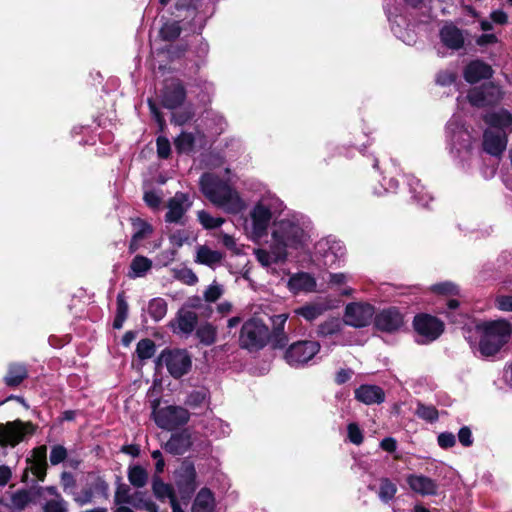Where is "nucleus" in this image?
<instances>
[{"instance_id":"f257e3e1","label":"nucleus","mask_w":512,"mask_h":512,"mask_svg":"<svg viewBox=\"0 0 512 512\" xmlns=\"http://www.w3.org/2000/svg\"><path fill=\"white\" fill-rule=\"evenodd\" d=\"M310 241V221L300 214H289L274 220L269 250H254L257 261L263 267L283 263L294 251L303 250Z\"/></svg>"},{"instance_id":"f03ea898","label":"nucleus","mask_w":512,"mask_h":512,"mask_svg":"<svg viewBox=\"0 0 512 512\" xmlns=\"http://www.w3.org/2000/svg\"><path fill=\"white\" fill-rule=\"evenodd\" d=\"M200 189L213 205L226 213L238 214L246 206L235 188L212 173L202 175Z\"/></svg>"},{"instance_id":"7ed1b4c3","label":"nucleus","mask_w":512,"mask_h":512,"mask_svg":"<svg viewBox=\"0 0 512 512\" xmlns=\"http://www.w3.org/2000/svg\"><path fill=\"white\" fill-rule=\"evenodd\" d=\"M284 210L283 201L275 195L261 197L249 212L252 240H259L265 236L271 221L276 220Z\"/></svg>"},{"instance_id":"20e7f679","label":"nucleus","mask_w":512,"mask_h":512,"mask_svg":"<svg viewBox=\"0 0 512 512\" xmlns=\"http://www.w3.org/2000/svg\"><path fill=\"white\" fill-rule=\"evenodd\" d=\"M476 333L479 336L481 355L489 357L497 354L508 342L512 326L504 319L483 321L476 325Z\"/></svg>"},{"instance_id":"39448f33","label":"nucleus","mask_w":512,"mask_h":512,"mask_svg":"<svg viewBox=\"0 0 512 512\" xmlns=\"http://www.w3.org/2000/svg\"><path fill=\"white\" fill-rule=\"evenodd\" d=\"M270 337L268 327L259 319L246 321L240 333V346L250 351L263 348Z\"/></svg>"},{"instance_id":"423d86ee","label":"nucleus","mask_w":512,"mask_h":512,"mask_svg":"<svg viewBox=\"0 0 512 512\" xmlns=\"http://www.w3.org/2000/svg\"><path fill=\"white\" fill-rule=\"evenodd\" d=\"M159 362L166 366L174 378L184 376L192 367L191 356L185 349L164 350L159 356Z\"/></svg>"},{"instance_id":"0eeeda50","label":"nucleus","mask_w":512,"mask_h":512,"mask_svg":"<svg viewBox=\"0 0 512 512\" xmlns=\"http://www.w3.org/2000/svg\"><path fill=\"white\" fill-rule=\"evenodd\" d=\"M320 350L317 341L303 340L293 343L285 352V359L291 366H301L310 361Z\"/></svg>"},{"instance_id":"6e6552de","label":"nucleus","mask_w":512,"mask_h":512,"mask_svg":"<svg viewBox=\"0 0 512 512\" xmlns=\"http://www.w3.org/2000/svg\"><path fill=\"white\" fill-rule=\"evenodd\" d=\"M156 424L166 430H172L184 425L189 420V412L180 406H166L154 410Z\"/></svg>"},{"instance_id":"1a4fd4ad","label":"nucleus","mask_w":512,"mask_h":512,"mask_svg":"<svg viewBox=\"0 0 512 512\" xmlns=\"http://www.w3.org/2000/svg\"><path fill=\"white\" fill-rule=\"evenodd\" d=\"M193 205L191 196L184 192H176L167 203L165 221L167 223L184 224L186 213Z\"/></svg>"},{"instance_id":"9d476101","label":"nucleus","mask_w":512,"mask_h":512,"mask_svg":"<svg viewBox=\"0 0 512 512\" xmlns=\"http://www.w3.org/2000/svg\"><path fill=\"white\" fill-rule=\"evenodd\" d=\"M413 325L415 331L422 337L421 343L434 341L442 334L444 329V325L441 321L428 314L415 316ZM418 342H420V340H418Z\"/></svg>"},{"instance_id":"9b49d317","label":"nucleus","mask_w":512,"mask_h":512,"mask_svg":"<svg viewBox=\"0 0 512 512\" xmlns=\"http://www.w3.org/2000/svg\"><path fill=\"white\" fill-rule=\"evenodd\" d=\"M95 495L107 497L108 484L98 475L89 474L86 479V485L81 492L74 494V501L80 506H84L93 501Z\"/></svg>"},{"instance_id":"f8f14e48","label":"nucleus","mask_w":512,"mask_h":512,"mask_svg":"<svg viewBox=\"0 0 512 512\" xmlns=\"http://www.w3.org/2000/svg\"><path fill=\"white\" fill-rule=\"evenodd\" d=\"M374 316V308L369 304L351 303L345 308L343 321L345 324L361 328L367 326Z\"/></svg>"},{"instance_id":"ddd939ff","label":"nucleus","mask_w":512,"mask_h":512,"mask_svg":"<svg viewBox=\"0 0 512 512\" xmlns=\"http://www.w3.org/2000/svg\"><path fill=\"white\" fill-rule=\"evenodd\" d=\"M447 135L450 141L451 149L460 152L462 149L470 147V134L464 129L462 120L454 115L447 125Z\"/></svg>"},{"instance_id":"4468645a","label":"nucleus","mask_w":512,"mask_h":512,"mask_svg":"<svg viewBox=\"0 0 512 512\" xmlns=\"http://www.w3.org/2000/svg\"><path fill=\"white\" fill-rule=\"evenodd\" d=\"M176 486L179 490V493L181 494V498L185 501V503H187L197 488L196 470L193 464L184 463L181 466L178 472Z\"/></svg>"},{"instance_id":"2eb2a0df","label":"nucleus","mask_w":512,"mask_h":512,"mask_svg":"<svg viewBox=\"0 0 512 512\" xmlns=\"http://www.w3.org/2000/svg\"><path fill=\"white\" fill-rule=\"evenodd\" d=\"M185 98L186 92L179 80L172 79L165 83L161 94V102L165 108L175 109L182 105Z\"/></svg>"},{"instance_id":"dca6fc26","label":"nucleus","mask_w":512,"mask_h":512,"mask_svg":"<svg viewBox=\"0 0 512 512\" xmlns=\"http://www.w3.org/2000/svg\"><path fill=\"white\" fill-rule=\"evenodd\" d=\"M502 98V92L498 86L487 85L472 89L468 99L473 106L484 107L497 103Z\"/></svg>"},{"instance_id":"f3484780","label":"nucleus","mask_w":512,"mask_h":512,"mask_svg":"<svg viewBox=\"0 0 512 512\" xmlns=\"http://www.w3.org/2000/svg\"><path fill=\"white\" fill-rule=\"evenodd\" d=\"M26 432L27 425L21 421H13L6 424L0 423V445L15 446L22 441Z\"/></svg>"},{"instance_id":"a211bd4d","label":"nucleus","mask_w":512,"mask_h":512,"mask_svg":"<svg viewBox=\"0 0 512 512\" xmlns=\"http://www.w3.org/2000/svg\"><path fill=\"white\" fill-rule=\"evenodd\" d=\"M507 146V135L499 130L488 128L483 135V149L492 156L501 155Z\"/></svg>"},{"instance_id":"6ab92c4d","label":"nucleus","mask_w":512,"mask_h":512,"mask_svg":"<svg viewBox=\"0 0 512 512\" xmlns=\"http://www.w3.org/2000/svg\"><path fill=\"white\" fill-rule=\"evenodd\" d=\"M409 488L421 496H434L438 492V484L435 480L422 475L410 474L406 477Z\"/></svg>"},{"instance_id":"aec40b11","label":"nucleus","mask_w":512,"mask_h":512,"mask_svg":"<svg viewBox=\"0 0 512 512\" xmlns=\"http://www.w3.org/2000/svg\"><path fill=\"white\" fill-rule=\"evenodd\" d=\"M375 325L379 330L394 332L403 326V317L395 308L383 310L376 315Z\"/></svg>"},{"instance_id":"412c9836","label":"nucleus","mask_w":512,"mask_h":512,"mask_svg":"<svg viewBox=\"0 0 512 512\" xmlns=\"http://www.w3.org/2000/svg\"><path fill=\"white\" fill-rule=\"evenodd\" d=\"M355 398L366 405L381 404L385 400V393L377 385L364 384L355 390Z\"/></svg>"},{"instance_id":"4be33fe9","label":"nucleus","mask_w":512,"mask_h":512,"mask_svg":"<svg viewBox=\"0 0 512 512\" xmlns=\"http://www.w3.org/2000/svg\"><path fill=\"white\" fill-rule=\"evenodd\" d=\"M485 122L490 128L504 132L512 131V114L507 110H498L485 116Z\"/></svg>"},{"instance_id":"5701e85b","label":"nucleus","mask_w":512,"mask_h":512,"mask_svg":"<svg viewBox=\"0 0 512 512\" xmlns=\"http://www.w3.org/2000/svg\"><path fill=\"white\" fill-rule=\"evenodd\" d=\"M198 322V316L195 312L191 310L181 309L177 313V317L175 320V325H172L174 332L182 333L189 335L191 334Z\"/></svg>"},{"instance_id":"b1692460","label":"nucleus","mask_w":512,"mask_h":512,"mask_svg":"<svg viewBox=\"0 0 512 512\" xmlns=\"http://www.w3.org/2000/svg\"><path fill=\"white\" fill-rule=\"evenodd\" d=\"M287 285L289 290L295 294L300 292H312L316 287V281L310 274L300 272L291 276Z\"/></svg>"},{"instance_id":"393cba45","label":"nucleus","mask_w":512,"mask_h":512,"mask_svg":"<svg viewBox=\"0 0 512 512\" xmlns=\"http://www.w3.org/2000/svg\"><path fill=\"white\" fill-rule=\"evenodd\" d=\"M491 75V67L479 60L472 61L464 70V78L469 83H476L489 78Z\"/></svg>"},{"instance_id":"a878e982","label":"nucleus","mask_w":512,"mask_h":512,"mask_svg":"<svg viewBox=\"0 0 512 512\" xmlns=\"http://www.w3.org/2000/svg\"><path fill=\"white\" fill-rule=\"evenodd\" d=\"M223 260V254L217 250H213L207 245H198L196 247L195 262L215 268Z\"/></svg>"},{"instance_id":"bb28decb","label":"nucleus","mask_w":512,"mask_h":512,"mask_svg":"<svg viewBox=\"0 0 512 512\" xmlns=\"http://www.w3.org/2000/svg\"><path fill=\"white\" fill-rule=\"evenodd\" d=\"M332 308V305L327 301L314 302L294 310L296 315H299L307 321H313L322 315L325 311Z\"/></svg>"},{"instance_id":"cd10ccee","label":"nucleus","mask_w":512,"mask_h":512,"mask_svg":"<svg viewBox=\"0 0 512 512\" xmlns=\"http://www.w3.org/2000/svg\"><path fill=\"white\" fill-rule=\"evenodd\" d=\"M440 37L444 45L450 49H459L464 43L462 32L453 25H446L440 31Z\"/></svg>"},{"instance_id":"c85d7f7f","label":"nucleus","mask_w":512,"mask_h":512,"mask_svg":"<svg viewBox=\"0 0 512 512\" xmlns=\"http://www.w3.org/2000/svg\"><path fill=\"white\" fill-rule=\"evenodd\" d=\"M191 445L190 437L185 433H177L165 443L164 449L173 455L185 453Z\"/></svg>"},{"instance_id":"c756f323","label":"nucleus","mask_w":512,"mask_h":512,"mask_svg":"<svg viewBox=\"0 0 512 512\" xmlns=\"http://www.w3.org/2000/svg\"><path fill=\"white\" fill-rule=\"evenodd\" d=\"M215 508V499L212 492L207 488H202L193 502L191 512H213Z\"/></svg>"},{"instance_id":"7c9ffc66","label":"nucleus","mask_w":512,"mask_h":512,"mask_svg":"<svg viewBox=\"0 0 512 512\" xmlns=\"http://www.w3.org/2000/svg\"><path fill=\"white\" fill-rule=\"evenodd\" d=\"M152 261L142 255L135 256L129 267L128 277L130 279H136L144 277L152 268Z\"/></svg>"},{"instance_id":"2f4dec72","label":"nucleus","mask_w":512,"mask_h":512,"mask_svg":"<svg viewBox=\"0 0 512 512\" xmlns=\"http://www.w3.org/2000/svg\"><path fill=\"white\" fill-rule=\"evenodd\" d=\"M27 374V369L23 364L13 363L9 365L4 381L7 386L15 387L27 377Z\"/></svg>"},{"instance_id":"473e14b6","label":"nucleus","mask_w":512,"mask_h":512,"mask_svg":"<svg viewBox=\"0 0 512 512\" xmlns=\"http://www.w3.org/2000/svg\"><path fill=\"white\" fill-rule=\"evenodd\" d=\"M196 337L201 344L210 346L217 340V328L211 323H204L196 329Z\"/></svg>"},{"instance_id":"72a5a7b5","label":"nucleus","mask_w":512,"mask_h":512,"mask_svg":"<svg viewBox=\"0 0 512 512\" xmlns=\"http://www.w3.org/2000/svg\"><path fill=\"white\" fill-rule=\"evenodd\" d=\"M152 490L155 497L161 501L166 498L171 502L172 499H175V492L171 485L164 483L158 476L153 478L152 482Z\"/></svg>"},{"instance_id":"f704fd0d","label":"nucleus","mask_w":512,"mask_h":512,"mask_svg":"<svg viewBox=\"0 0 512 512\" xmlns=\"http://www.w3.org/2000/svg\"><path fill=\"white\" fill-rule=\"evenodd\" d=\"M345 255V248L338 241H333L323 254L324 264L328 266L334 265Z\"/></svg>"},{"instance_id":"c9c22d12","label":"nucleus","mask_w":512,"mask_h":512,"mask_svg":"<svg viewBox=\"0 0 512 512\" xmlns=\"http://www.w3.org/2000/svg\"><path fill=\"white\" fill-rule=\"evenodd\" d=\"M128 480L131 483V485L137 488H141L146 485L148 480V474L143 467L135 465L129 467L128 469Z\"/></svg>"},{"instance_id":"e433bc0d","label":"nucleus","mask_w":512,"mask_h":512,"mask_svg":"<svg viewBox=\"0 0 512 512\" xmlns=\"http://www.w3.org/2000/svg\"><path fill=\"white\" fill-rule=\"evenodd\" d=\"M130 505L137 510L155 511L157 506L150 498L146 497V494L141 491L133 493V499H131Z\"/></svg>"},{"instance_id":"4c0bfd02","label":"nucleus","mask_w":512,"mask_h":512,"mask_svg":"<svg viewBox=\"0 0 512 512\" xmlns=\"http://www.w3.org/2000/svg\"><path fill=\"white\" fill-rule=\"evenodd\" d=\"M148 313L155 321H160L167 313V303L162 298L152 299L148 305Z\"/></svg>"},{"instance_id":"58836bf2","label":"nucleus","mask_w":512,"mask_h":512,"mask_svg":"<svg viewBox=\"0 0 512 512\" xmlns=\"http://www.w3.org/2000/svg\"><path fill=\"white\" fill-rule=\"evenodd\" d=\"M195 137L192 133L182 132L174 141L176 150L179 153H189L193 150Z\"/></svg>"},{"instance_id":"ea45409f","label":"nucleus","mask_w":512,"mask_h":512,"mask_svg":"<svg viewBox=\"0 0 512 512\" xmlns=\"http://www.w3.org/2000/svg\"><path fill=\"white\" fill-rule=\"evenodd\" d=\"M132 226L134 228V241H141L153 232V227L140 218L132 219Z\"/></svg>"},{"instance_id":"a19ab883","label":"nucleus","mask_w":512,"mask_h":512,"mask_svg":"<svg viewBox=\"0 0 512 512\" xmlns=\"http://www.w3.org/2000/svg\"><path fill=\"white\" fill-rule=\"evenodd\" d=\"M409 185L411 187V192L414 194V198L422 206H428V201L432 200V196L425 191V188L421 185L420 181L413 178L409 181Z\"/></svg>"},{"instance_id":"79ce46f5","label":"nucleus","mask_w":512,"mask_h":512,"mask_svg":"<svg viewBox=\"0 0 512 512\" xmlns=\"http://www.w3.org/2000/svg\"><path fill=\"white\" fill-rule=\"evenodd\" d=\"M397 492V487L389 479L383 478L380 481L378 496L384 503L390 502Z\"/></svg>"},{"instance_id":"37998d69","label":"nucleus","mask_w":512,"mask_h":512,"mask_svg":"<svg viewBox=\"0 0 512 512\" xmlns=\"http://www.w3.org/2000/svg\"><path fill=\"white\" fill-rule=\"evenodd\" d=\"M218 238L222 245L227 248L232 254L240 255L243 253L244 245L239 244L237 239L224 232H219Z\"/></svg>"},{"instance_id":"c03bdc74","label":"nucleus","mask_w":512,"mask_h":512,"mask_svg":"<svg viewBox=\"0 0 512 512\" xmlns=\"http://www.w3.org/2000/svg\"><path fill=\"white\" fill-rule=\"evenodd\" d=\"M31 500V495L27 490L16 491L11 495L10 508L14 510H23Z\"/></svg>"},{"instance_id":"a18cd8bd","label":"nucleus","mask_w":512,"mask_h":512,"mask_svg":"<svg viewBox=\"0 0 512 512\" xmlns=\"http://www.w3.org/2000/svg\"><path fill=\"white\" fill-rule=\"evenodd\" d=\"M197 217L201 225L205 229H215L220 227L225 220L221 217H213L208 212L201 210L198 211Z\"/></svg>"},{"instance_id":"49530a36","label":"nucleus","mask_w":512,"mask_h":512,"mask_svg":"<svg viewBox=\"0 0 512 512\" xmlns=\"http://www.w3.org/2000/svg\"><path fill=\"white\" fill-rule=\"evenodd\" d=\"M136 353L141 360L150 359L155 353V343L151 339H142L138 342Z\"/></svg>"},{"instance_id":"de8ad7c7","label":"nucleus","mask_w":512,"mask_h":512,"mask_svg":"<svg viewBox=\"0 0 512 512\" xmlns=\"http://www.w3.org/2000/svg\"><path fill=\"white\" fill-rule=\"evenodd\" d=\"M181 33V27L178 22H167L160 29V36L163 40L171 41L176 39Z\"/></svg>"},{"instance_id":"09e8293b","label":"nucleus","mask_w":512,"mask_h":512,"mask_svg":"<svg viewBox=\"0 0 512 512\" xmlns=\"http://www.w3.org/2000/svg\"><path fill=\"white\" fill-rule=\"evenodd\" d=\"M44 512H68V503L61 495H57L45 503Z\"/></svg>"},{"instance_id":"8fccbe9b","label":"nucleus","mask_w":512,"mask_h":512,"mask_svg":"<svg viewBox=\"0 0 512 512\" xmlns=\"http://www.w3.org/2000/svg\"><path fill=\"white\" fill-rule=\"evenodd\" d=\"M416 415L428 422H435L438 419V411L434 406L419 403L416 409Z\"/></svg>"},{"instance_id":"3c124183","label":"nucleus","mask_w":512,"mask_h":512,"mask_svg":"<svg viewBox=\"0 0 512 512\" xmlns=\"http://www.w3.org/2000/svg\"><path fill=\"white\" fill-rule=\"evenodd\" d=\"M341 326L342 323L339 319H329L318 327V333L322 336L333 335L341 330Z\"/></svg>"},{"instance_id":"603ef678","label":"nucleus","mask_w":512,"mask_h":512,"mask_svg":"<svg viewBox=\"0 0 512 512\" xmlns=\"http://www.w3.org/2000/svg\"><path fill=\"white\" fill-rule=\"evenodd\" d=\"M224 293V288L221 284L214 281L204 291L203 297L206 302H216Z\"/></svg>"},{"instance_id":"864d4df0","label":"nucleus","mask_w":512,"mask_h":512,"mask_svg":"<svg viewBox=\"0 0 512 512\" xmlns=\"http://www.w3.org/2000/svg\"><path fill=\"white\" fill-rule=\"evenodd\" d=\"M288 319V314H279L272 317V324L274 329V334L276 336L281 334V339L279 340V343L281 342V345H285L287 342L286 336L283 334L285 323Z\"/></svg>"},{"instance_id":"5fc2aeb1","label":"nucleus","mask_w":512,"mask_h":512,"mask_svg":"<svg viewBox=\"0 0 512 512\" xmlns=\"http://www.w3.org/2000/svg\"><path fill=\"white\" fill-rule=\"evenodd\" d=\"M176 279L187 285H194L198 282L197 275L190 268H182L174 271Z\"/></svg>"},{"instance_id":"6e6d98bb","label":"nucleus","mask_w":512,"mask_h":512,"mask_svg":"<svg viewBox=\"0 0 512 512\" xmlns=\"http://www.w3.org/2000/svg\"><path fill=\"white\" fill-rule=\"evenodd\" d=\"M131 499H133V494L130 493V489L128 486L123 485L119 486L114 495V502L116 505H130Z\"/></svg>"},{"instance_id":"4d7b16f0","label":"nucleus","mask_w":512,"mask_h":512,"mask_svg":"<svg viewBox=\"0 0 512 512\" xmlns=\"http://www.w3.org/2000/svg\"><path fill=\"white\" fill-rule=\"evenodd\" d=\"M144 202L146 203V205L151 208L152 210H159L160 207H161V204H162V194L157 192V191H154V190H150V191H146L144 193Z\"/></svg>"},{"instance_id":"13d9d810","label":"nucleus","mask_w":512,"mask_h":512,"mask_svg":"<svg viewBox=\"0 0 512 512\" xmlns=\"http://www.w3.org/2000/svg\"><path fill=\"white\" fill-rule=\"evenodd\" d=\"M67 457L66 449L61 445L52 447L50 452V462L52 465H58L63 462Z\"/></svg>"},{"instance_id":"bf43d9fd","label":"nucleus","mask_w":512,"mask_h":512,"mask_svg":"<svg viewBox=\"0 0 512 512\" xmlns=\"http://www.w3.org/2000/svg\"><path fill=\"white\" fill-rule=\"evenodd\" d=\"M347 430L350 442H352L355 445H360L363 442V434L357 424L350 423L347 427Z\"/></svg>"},{"instance_id":"052dcab7","label":"nucleus","mask_w":512,"mask_h":512,"mask_svg":"<svg viewBox=\"0 0 512 512\" xmlns=\"http://www.w3.org/2000/svg\"><path fill=\"white\" fill-rule=\"evenodd\" d=\"M432 291L443 295H454L457 293V287L451 282H444L432 286Z\"/></svg>"},{"instance_id":"680f3d73","label":"nucleus","mask_w":512,"mask_h":512,"mask_svg":"<svg viewBox=\"0 0 512 512\" xmlns=\"http://www.w3.org/2000/svg\"><path fill=\"white\" fill-rule=\"evenodd\" d=\"M170 142L166 137L157 138V153L161 158H168L170 155Z\"/></svg>"},{"instance_id":"e2e57ef3","label":"nucleus","mask_w":512,"mask_h":512,"mask_svg":"<svg viewBox=\"0 0 512 512\" xmlns=\"http://www.w3.org/2000/svg\"><path fill=\"white\" fill-rule=\"evenodd\" d=\"M456 439L453 433L443 432L438 436V444L441 448L447 449L454 446Z\"/></svg>"},{"instance_id":"0e129e2a","label":"nucleus","mask_w":512,"mask_h":512,"mask_svg":"<svg viewBox=\"0 0 512 512\" xmlns=\"http://www.w3.org/2000/svg\"><path fill=\"white\" fill-rule=\"evenodd\" d=\"M456 80V74L451 71H441L437 74L436 82L439 85L447 86L454 83Z\"/></svg>"},{"instance_id":"69168bd1","label":"nucleus","mask_w":512,"mask_h":512,"mask_svg":"<svg viewBox=\"0 0 512 512\" xmlns=\"http://www.w3.org/2000/svg\"><path fill=\"white\" fill-rule=\"evenodd\" d=\"M176 256V249H169L162 251L160 254H158L156 260L157 262L162 266H167L171 262L174 261Z\"/></svg>"},{"instance_id":"338daca9","label":"nucleus","mask_w":512,"mask_h":512,"mask_svg":"<svg viewBox=\"0 0 512 512\" xmlns=\"http://www.w3.org/2000/svg\"><path fill=\"white\" fill-rule=\"evenodd\" d=\"M495 303L499 310L512 311V296H498Z\"/></svg>"},{"instance_id":"774afa93","label":"nucleus","mask_w":512,"mask_h":512,"mask_svg":"<svg viewBox=\"0 0 512 512\" xmlns=\"http://www.w3.org/2000/svg\"><path fill=\"white\" fill-rule=\"evenodd\" d=\"M458 439L463 446H471L473 443L471 430L468 427H462L459 430Z\"/></svg>"}]
</instances>
